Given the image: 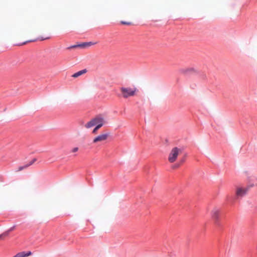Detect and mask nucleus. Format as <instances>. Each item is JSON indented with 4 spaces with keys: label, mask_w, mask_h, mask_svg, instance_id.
<instances>
[{
    "label": "nucleus",
    "mask_w": 257,
    "mask_h": 257,
    "mask_svg": "<svg viewBox=\"0 0 257 257\" xmlns=\"http://www.w3.org/2000/svg\"><path fill=\"white\" fill-rule=\"evenodd\" d=\"M107 122L105 120L104 117L102 115L99 114L96 116L95 117L93 118L90 121L87 122L85 124V127L87 128H89L93 126H97L98 125L103 126Z\"/></svg>",
    "instance_id": "f257e3e1"
},
{
    "label": "nucleus",
    "mask_w": 257,
    "mask_h": 257,
    "mask_svg": "<svg viewBox=\"0 0 257 257\" xmlns=\"http://www.w3.org/2000/svg\"><path fill=\"white\" fill-rule=\"evenodd\" d=\"M137 90V88L135 87L132 88L121 87L120 88L121 95L124 98L135 96Z\"/></svg>",
    "instance_id": "f03ea898"
},
{
    "label": "nucleus",
    "mask_w": 257,
    "mask_h": 257,
    "mask_svg": "<svg viewBox=\"0 0 257 257\" xmlns=\"http://www.w3.org/2000/svg\"><path fill=\"white\" fill-rule=\"evenodd\" d=\"M181 153V150L177 147L173 148L168 157V161L170 163H174L177 159L178 155Z\"/></svg>",
    "instance_id": "7ed1b4c3"
},
{
    "label": "nucleus",
    "mask_w": 257,
    "mask_h": 257,
    "mask_svg": "<svg viewBox=\"0 0 257 257\" xmlns=\"http://www.w3.org/2000/svg\"><path fill=\"white\" fill-rule=\"evenodd\" d=\"M249 187H237L236 189V195L237 197H242L248 191Z\"/></svg>",
    "instance_id": "20e7f679"
},
{
    "label": "nucleus",
    "mask_w": 257,
    "mask_h": 257,
    "mask_svg": "<svg viewBox=\"0 0 257 257\" xmlns=\"http://www.w3.org/2000/svg\"><path fill=\"white\" fill-rule=\"evenodd\" d=\"M108 137V134H101L97 136L93 140V143L96 144L98 142H102L106 141Z\"/></svg>",
    "instance_id": "39448f33"
},
{
    "label": "nucleus",
    "mask_w": 257,
    "mask_h": 257,
    "mask_svg": "<svg viewBox=\"0 0 257 257\" xmlns=\"http://www.w3.org/2000/svg\"><path fill=\"white\" fill-rule=\"evenodd\" d=\"M219 214L220 210L217 208H215L211 211V217L216 225L218 224Z\"/></svg>",
    "instance_id": "423d86ee"
},
{
    "label": "nucleus",
    "mask_w": 257,
    "mask_h": 257,
    "mask_svg": "<svg viewBox=\"0 0 257 257\" xmlns=\"http://www.w3.org/2000/svg\"><path fill=\"white\" fill-rule=\"evenodd\" d=\"M96 44H97V42H84V43H82L81 44H78V45H73V46L70 47L69 48H77V47L84 48L88 47L91 46L95 45Z\"/></svg>",
    "instance_id": "0eeeda50"
},
{
    "label": "nucleus",
    "mask_w": 257,
    "mask_h": 257,
    "mask_svg": "<svg viewBox=\"0 0 257 257\" xmlns=\"http://www.w3.org/2000/svg\"><path fill=\"white\" fill-rule=\"evenodd\" d=\"M180 73L182 74H188L190 73H194L196 72V70L193 68H183L179 70Z\"/></svg>",
    "instance_id": "6e6552de"
},
{
    "label": "nucleus",
    "mask_w": 257,
    "mask_h": 257,
    "mask_svg": "<svg viewBox=\"0 0 257 257\" xmlns=\"http://www.w3.org/2000/svg\"><path fill=\"white\" fill-rule=\"evenodd\" d=\"M36 161V159H34L32 161H31L29 164H26L23 166L19 167L17 171L19 172V171L23 170V169L27 168L30 166L32 165Z\"/></svg>",
    "instance_id": "1a4fd4ad"
},
{
    "label": "nucleus",
    "mask_w": 257,
    "mask_h": 257,
    "mask_svg": "<svg viewBox=\"0 0 257 257\" xmlns=\"http://www.w3.org/2000/svg\"><path fill=\"white\" fill-rule=\"evenodd\" d=\"M86 72H87L86 69H83V70H80V71L73 74L72 75V77L73 78H77V77L86 73Z\"/></svg>",
    "instance_id": "9d476101"
},
{
    "label": "nucleus",
    "mask_w": 257,
    "mask_h": 257,
    "mask_svg": "<svg viewBox=\"0 0 257 257\" xmlns=\"http://www.w3.org/2000/svg\"><path fill=\"white\" fill-rule=\"evenodd\" d=\"M10 231H6L5 232H4L3 234L0 235V239H3L5 237H6L8 236L9 234Z\"/></svg>",
    "instance_id": "9b49d317"
},
{
    "label": "nucleus",
    "mask_w": 257,
    "mask_h": 257,
    "mask_svg": "<svg viewBox=\"0 0 257 257\" xmlns=\"http://www.w3.org/2000/svg\"><path fill=\"white\" fill-rule=\"evenodd\" d=\"M102 126H101V125H98L97 126H95V128L92 131V133L96 134L97 133V131Z\"/></svg>",
    "instance_id": "f8f14e48"
},
{
    "label": "nucleus",
    "mask_w": 257,
    "mask_h": 257,
    "mask_svg": "<svg viewBox=\"0 0 257 257\" xmlns=\"http://www.w3.org/2000/svg\"><path fill=\"white\" fill-rule=\"evenodd\" d=\"M254 179V177H251V178L249 179V181H253V183L252 184V185H251V186H253L257 185V181H253Z\"/></svg>",
    "instance_id": "ddd939ff"
},
{
    "label": "nucleus",
    "mask_w": 257,
    "mask_h": 257,
    "mask_svg": "<svg viewBox=\"0 0 257 257\" xmlns=\"http://www.w3.org/2000/svg\"><path fill=\"white\" fill-rule=\"evenodd\" d=\"M120 23L122 25H131L132 23L129 22H126V21H121Z\"/></svg>",
    "instance_id": "4468645a"
},
{
    "label": "nucleus",
    "mask_w": 257,
    "mask_h": 257,
    "mask_svg": "<svg viewBox=\"0 0 257 257\" xmlns=\"http://www.w3.org/2000/svg\"><path fill=\"white\" fill-rule=\"evenodd\" d=\"M78 147H75L73 148L71 150L72 153H75L78 151Z\"/></svg>",
    "instance_id": "2eb2a0df"
},
{
    "label": "nucleus",
    "mask_w": 257,
    "mask_h": 257,
    "mask_svg": "<svg viewBox=\"0 0 257 257\" xmlns=\"http://www.w3.org/2000/svg\"><path fill=\"white\" fill-rule=\"evenodd\" d=\"M15 226H13V227H11V228L8 230V231H10V232L11 231H12L14 230L15 229Z\"/></svg>",
    "instance_id": "dca6fc26"
},
{
    "label": "nucleus",
    "mask_w": 257,
    "mask_h": 257,
    "mask_svg": "<svg viewBox=\"0 0 257 257\" xmlns=\"http://www.w3.org/2000/svg\"><path fill=\"white\" fill-rule=\"evenodd\" d=\"M179 167V165H175L174 166H173V168H177V167Z\"/></svg>",
    "instance_id": "f3484780"
},
{
    "label": "nucleus",
    "mask_w": 257,
    "mask_h": 257,
    "mask_svg": "<svg viewBox=\"0 0 257 257\" xmlns=\"http://www.w3.org/2000/svg\"><path fill=\"white\" fill-rule=\"evenodd\" d=\"M49 39V38H42V39H40L41 40H46V39Z\"/></svg>",
    "instance_id": "a211bd4d"
}]
</instances>
